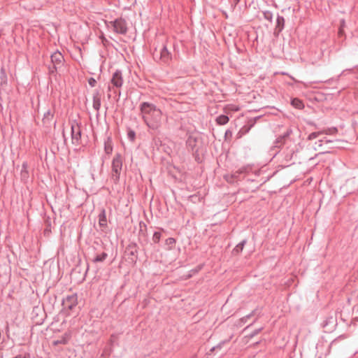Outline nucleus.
<instances>
[{
  "label": "nucleus",
  "mask_w": 358,
  "mask_h": 358,
  "mask_svg": "<svg viewBox=\"0 0 358 358\" xmlns=\"http://www.w3.org/2000/svg\"><path fill=\"white\" fill-rule=\"evenodd\" d=\"M139 109L142 118L148 128L154 132H158L162 125V110L155 104L146 101L140 104Z\"/></svg>",
  "instance_id": "nucleus-1"
},
{
  "label": "nucleus",
  "mask_w": 358,
  "mask_h": 358,
  "mask_svg": "<svg viewBox=\"0 0 358 358\" xmlns=\"http://www.w3.org/2000/svg\"><path fill=\"white\" fill-rule=\"evenodd\" d=\"M123 159L120 153H116L112 161V176L111 178L114 182L117 183L120 180V173L122 169Z\"/></svg>",
  "instance_id": "nucleus-2"
},
{
  "label": "nucleus",
  "mask_w": 358,
  "mask_h": 358,
  "mask_svg": "<svg viewBox=\"0 0 358 358\" xmlns=\"http://www.w3.org/2000/svg\"><path fill=\"white\" fill-rule=\"evenodd\" d=\"M71 130L72 143L76 145H80L82 135L80 124L73 120L71 124Z\"/></svg>",
  "instance_id": "nucleus-3"
},
{
  "label": "nucleus",
  "mask_w": 358,
  "mask_h": 358,
  "mask_svg": "<svg viewBox=\"0 0 358 358\" xmlns=\"http://www.w3.org/2000/svg\"><path fill=\"white\" fill-rule=\"evenodd\" d=\"M62 305L64 311H73L78 305V296L76 294L66 296L63 300Z\"/></svg>",
  "instance_id": "nucleus-4"
},
{
  "label": "nucleus",
  "mask_w": 358,
  "mask_h": 358,
  "mask_svg": "<svg viewBox=\"0 0 358 358\" xmlns=\"http://www.w3.org/2000/svg\"><path fill=\"white\" fill-rule=\"evenodd\" d=\"M114 31L120 34H125L127 31L126 21L122 18H118L110 22Z\"/></svg>",
  "instance_id": "nucleus-5"
},
{
  "label": "nucleus",
  "mask_w": 358,
  "mask_h": 358,
  "mask_svg": "<svg viewBox=\"0 0 358 358\" xmlns=\"http://www.w3.org/2000/svg\"><path fill=\"white\" fill-rule=\"evenodd\" d=\"M198 136L195 134H190L187 141L186 145L189 150H191L193 153H197L199 148H197Z\"/></svg>",
  "instance_id": "nucleus-6"
},
{
  "label": "nucleus",
  "mask_w": 358,
  "mask_h": 358,
  "mask_svg": "<svg viewBox=\"0 0 358 358\" xmlns=\"http://www.w3.org/2000/svg\"><path fill=\"white\" fill-rule=\"evenodd\" d=\"M111 83L115 87H121L123 84V78H122V73L120 70H116L115 72L113 73L111 80Z\"/></svg>",
  "instance_id": "nucleus-7"
},
{
  "label": "nucleus",
  "mask_w": 358,
  "mask_h": 358,
  "mask_svg": "<svg viewBox=\"0 0 358 358\" xmlns=\"http://www.w3.org/2000/svg\"><path fill=\"white\" fill-rule=\"evenodd\" d=\"M171 59V53L168 50L166 45H164L159 52V60L162 63L168 64Z\"/></svg>",
  "instance_id": "nucleus-8"
},
{
  "label": "nucleus",
  "mask_w": 358,
  "mask_h": 358,
  "mask_svg": "<svg viewBox=\"0 0 358 358\" xmlns=\"http://www.w3.org/2000/svg\"><path fill=\"white\" fill-rule=\"evenodd\" d=\"M51 62L53 65L61 68L64 62V56L59 51L55 52L51 55Z\"/></svg>",
  "instance_id": "nucleus-9"
},
{
  "label": "nucleus",
  "mask_w": 358,
  "mask_h": 358,
  "mask_svg": "<svg viewBox=\"0 0 358 358\" xmlns=\"http://www.w3.org/2000/svg\"><path fill=\"white\" fill-rule=\"evenodd\" d=\"M285 19L282 16L278 15L276 19V26L275 28L274 34L278 35L284 29Z\"/></svg>",
  "instance_id": "nucleus-10"
},
{
  "label": "nucleus",
  "mask_w": 358,
  "mask_h": 358,
  "mask_svg": "<svg viewBox=\"0 0 358 358\" xmlns=\"http://www.w3.org/2000/svg\"><path fill=\"white\" fill-rule=\"evenodd\" d=\"M99 224L101 227H106L107 226V219L106 210L104 209H102L101 212L99 215Z\"/></svg>",
  "instance_id": "nucleus-11"
},
{
  "label": "nucleus",
  "mask_w": 358,
  "mask_h": 358,
  "mask_svg": "<svg viewBox=\"0 0 358 358\" xmlns=\"http://www.w3.org/2000/svg\"><path fill=\"white\" fill-rule=\"evenodd\" d=\"M71 338V334L69 332H66L59 340H57L54 341V345H57L59 344L65 345L68 343L69 340Z\"/></svg>",
  "instance_id": "nucleus-12"
},
{
  "label": "nucleus",
  "mask_w": 358,
  "mask_h": 358,
  "mask_svg": "<svg viewBox=\"0 0 358 358\" xmlns=\"http://www.w3.org/2000/svg\"><path fill=\"white\" fill-rule=\"evenodd\" d=\"M247 243V240L246 239H244L242 241H241L238 245H236V246L232 250V254L234 255H237L238 254H240L243 250V248L245 245V243Z\"/></svg>",
  "instance_id": "nucleus-13"
},
{
  "label": "nucleus",
  "mask_w": 358,
  "mask_h": 358,
  "mask_svg": "<svg viewBox=\"0 0 358 358\" xmlns=\"http://www.w3.org/2000/svg\"><path fill=\"white\" fill-rule=\"evenodd\" d=\"M20 176L21 178L24 180L29 178L28 163L27 162H24L22 164Z\"/></svg>",
  "instance_id": "nucleus-14"
},
{
  "label": "nucleus",
  "mask_w": 358,
  "mask_h": 358,
  "mask_svg": "<svg viewBox=\"0 0 358 358\" xmlns=\"http://www.w3.org/2000/svg\"><path fill=\"white\" fill-rule=\"evenodd\" d=\"M291 104L297 109H302L304 107L303 101L298 98L292 99Z\"/></svg>",
  "instance_id": "nucleus-15"
},
{
  "label": "nucleus",
  "mask_w": 358,
  "mask_h": 358,
  "mask_svg": "<svg viewBox=\"0 0 358 358\" xmlns=\"http://www.w3.org/2000/svg\"><path fill=\"white\" fill-rule=\"evenodd\" d=\"M228 116L225 115H220L216 118V122L219 125H224L229 122Z\"/></svg>",
  "instance_id": "nucleus-16"
},
{
  "label": "nucleus",
  "mask_w": 358,
  "mask_h": 358,
  "mask_svg": "<svg viewBox=\"0 0 358 358\" xmlns=\"http://www.w3.org/2000/svg\"><path fill=\"white\" fill-rule=\"evenodd\" d=\"M107 257L108 254L105 252H103L102 253L96 255L92 262L94 263L103 262L107 258Z\"/></svg>",
  "instance_id": "nucleus-17"
},
{
  "label": "nucleus",
  "mask_w": 358,
  "mask_h": 358,
  "mask_svg": "<svg viewBox=\"0 0 358 358\" xmlns=\"http://www.w3.org/2000/svg\"><path fill=\"white\" fill-rule=\"evenodd\" d=\"M104 150L108 155L110 154L113 151V145L110 138H108V141L104 143Z\"/></svg>",
  "instance_id": "nucleus-18"
},
{
  "label": "nucleus",
  "mask_w": 358,
  "mask_h": 358,
  "mask_svg": "<svg viewBox=\"0 0 358 358\" xmlns=\"http://www.w3.org/2000/svg\"><path fill=\"white\" fill-rule=\"evenodd\" d=\"M53 113L51 111V110H48L45 113H44V115H43V122L46 123V122H49L52 120V117H53Z\"/></svg>",
  "instance_id": "nucleus-19"
},
{
  "label": "nucleus",
  "mask_w": 358,
  "mask_h": 358,
  "mask_svg": "<svg viewBox=\"0 0 358 358\" xmlns=\"http://www.w3.org/2000/svg\"><path fill=\"white\" fill-rule=\"evenodd\" d=\"M253 124L244 125L239 131L238 135L241 137L243 135L249 132Z\"/></svg>",
  "instance_id": "nucleus-20"
},
{
  "label": "nucleus",
  "mask_w": 358,
  "mask_h": 358,
  "mask_svg": "<svg viewBox=\"0 0 358 358\" xmlns=\"http://www.w3.org/2000/svg\"><path fill=\"white\" fill-rule=\"evenodd\" d=\"M93 108L97 111L96 116H99V110L101 108V99H93Z\"/></svg>",
  "instance_id": "nucleus-21"
},
{
  "label": "nucleus",
  "mask_w": 358,
  "mask_h": 358,
  "mask_svg": "<svg viewBox=\"0 0 358 358\" xmlns=\"http://www.w3.org/2000/svg\"><path fill=\"white\" fill-rule=\"evenodd\" d=\"M285 139L283 137L280 136L278 137L274 143V146L276 148H280L285 143Z\"/></svg>",
  "instance_id": "nucleus-22"
},
{
  "label": "nucleus",
  "mask_w": 358,
  "mask_h": 358,
  "mask_svg": "<svg viewBox=\"0 0 358 358\" xmlns=\"http://www.w3.org/2000/svg\"><path fill=\"white\" fill-rule=\"evenodd\" d=\"M264 17L269 22H272L273 13L271 11L266 10L263 12Z\"/></svg>",
  "instance_id": "nucleus-23"
},
{
  "label": "nucleus",
  "mask_w": 358,
  "mask_h": 358,
  "mask_svg": "<svg viewBox=\"0 0 358 358\" xmlns=\"http://www.w3.org/2000/svg\"><path fill=\"white\" fill-rule=\"evenodd\" d=\"M241 174H238L237 171L234 172L229 178H226L227 180L229 182H233L234 181V179H238L239 178Z\"/></svg>",
  "instance_id": "nucleus-24"
},
{
  "label": "nucleus",
  "mask_w": 358,
  "mask_h": 358,
  "mask_svg": "<svg viewBox=\"0 0 358 358\" xmlns=\"http://www.w3.org/2000/svg\"><path fill=\"white\" fill-rule=\"evenodd\" d=\"M165 242L166 245L169 246V248L171 249L176 243V240L173 238H169Z\"/></svg>",
  "instance_id": "nucleus-25"
},
{
  "label": "nucleus",
  "mask_w": 358,
  "mask_h": 358,
  "mask_svg": "<svg viewBox=\"0 0 358 358\" xmlns=\"http://www.w3.org/2000/svg\"><path fill=\"white\" fill-rule=\"evenodd\" d=\"M324 133V131H318V132H313L310 134L308 136V140H313L317 138L320 134Z\"/></svg>",
  "instance_id": "nucleus-26"
},
{
  "label": "nucleus",
  "mask_w": 358,
  "mask_h": 358,
  "mask_svg": "<svg viewBox=\"0 0 358 358\" xmlns=\"http://www.w3.org/2000/svg\"><path fill=\"white\" fill-rule=\"evenodd\" d=\"M161 238V233L159 231H155L152 236V241L154 243H157L159 242Z\"/></svg>",
  "instance_id": "nucleus-27"
},
{
  "label": "nucleus",
  "mask_w": 358,
  "mask_h": 358,
  "mask_svg": "<svg viewBox=\"0 0 358 358\" xmlns=\"http://www.w3.org/2000/svg\"><path fill=\"white\" fill-rule=\"evenodd\" d=\"M58 69H60V68L58 66H56L53 65V64H52V65L49 66V67H48L49 73L50 74H54L57 71Z\"/></svg>",
  "instance_id": "nucleus-28"
},
{
  "label": "nucleus",
  "mask_w": 358,
  "mask_h": 358,
  "mask_svg": "<svg viewBox=\"0 0 358 358\" xmlns=\"http://www.w3.org/2000/svg\"><path fill=\"white\" fill-rule=\"evenodd\" d=\"M225 343V341H222L221 343H220L218 345H217L216 346H214L211 349H210V352H214L215 350H220L222 347V345Z\"/></svg>",
  "instance_id": "nucleus-29"
},
{
  "label": "nucleus",
  "mask_w": 358,
  "mask_h": 358,
  "mask_svg": "<svg viewBox=\"0 0 358 358\" xmlns=\"http://www.w3.org/2000/svg\"><path fill=\"white\" fill-rule=\"evenodd\" d=\"M127 136H128V138L130 140V141H134L135 137H136V133L132 131V130H130L129 131L128 134H127Z\"/></svg>",
  "instance_id": "nucleus-30"
},
{
  "label": "nucleus",
  "mask_w": 358,
  "mask_h": 358,
  "mask_svg": "<svg viewBox=\"0 0 358 358\" xmlns=\"http://www.w3.org/2000/svg\"><path fill=\"white\" fill-rule=\"evenodd\" d=\"M101 99V94L99 90H95L93 94L92 99Z\"/></svg>",
  "instance_id": "nucleus-31"
},
{
  "label": "nucleus",
  "mask_w": 358,
  "mask_h": 358,
  "mask_svg": "<svg viewBox=\"0 0 358 358\" xmlns=\"http://www.w3.org/2000/svg\"><path fill=\"white\" fill-rule=\"evenodd\" d=\"M238 174H243L249 171V168L248 167H241L238 171H236Z\"/></svg>",
  "instance_id": "nucleus-32"
},
{
  "label": "nucleus",
  "mask_w": 358,
  "mask_h": 358,
  "mask_svg": "<svg viewBox=\"0 0 358 358\" xmlns=\"http://www.w3.org/2000/svg\"><path fill=\"white\" fill-rule=\"evenodd\" d=\"M254 312H255V311H252L250 314H249V315H246V316H245V317H242V318L241 319V322H242L245 323V322L248 321V320L249 318H250V317L253 315Z\"/></svg>",
  "instance_id": "nucleus-33"
},
{
  "label": "nucleus",
  "mask_w": 358,
  "mask_h": 358,
  "mask_svg": "<svg viewBox=\"0 0 358 358\" xmlns=\"http://www.w3.org/2000/svg\"><path fill=\"white\" fill-rule=\"evenodd\" d=\"M262 328H259V329H255L254 331H252L250 334V338H252L254 336H255L256 335H257L261 331H262Z\"/></svg>",
  "instance_id": "nucleus-34"
},
{
  "label": "nucleus",
  "mask_w": 358,
  "mask_h": 358,
  "mask_svg": "<svg viewBox=\"0 0 358 358\" xmlns=\"http://www.w3.org/2000/svg\"><path fill=\"white\" fill-rule=\"evenodd\" d=\"M88 83L91 87H94L96 83V80L94 78H90L88 79Z\"/></svg>",
  "instance_id": "nucleus-35"
},
{
  "label": "nucleus",
  "mask_w": 358,
  "mask_h": 358,
  "mask_svg": "<svg viewBox=\"0 0 358 358\" xmlns=\"http://www.w3.org/2000/svg\"><path fill=\"white\" fill-rule=\"evenodd\" d=\"M292 132V129H287L285 134L281 135V136L283 137V138L285 140L287 138H288L290 136Z\"/></svg>",
  "instance_id": "nucleus-36"
},
{
  "label": "nucleus",
  "mask_w": 358,
  "mask_h": 358,
  "mask_svg": "<svg viewBox=\"0 0 358 358\" xmlns=\"http://www.w3.org/2000/svg\"><path fill=\"white\" fill-rule=\"evenodd\" d=\"M323 142H325L326 143H331V142H332V141L327 140V139H326V138H324V139L320 140V141H318V143H319V145H319V146H321Z\"/></svg>",
  "instance_id": "nucleus-37"
},
{
  "label": "nucleus",
  "mask_w": 358,
  "mask_h": 358,
  "mask_svg": "<svg viewBox=\"0 0 358 358\" xmlns=\"http://www.w3.org/2000/svg\"><path fill=\"white\" fill-rule=\"evenodd\" d=\"M232 136V131L229 129H227L226 131H225V134H224V136L225 138H228L229 136Z\"/></svg>",
  "instance_id": "nucleus-38"
},
{
  "label": "nucleus",
  "mask_w": 358,
  "mask_h": 358,
  "mask_svg": "<svg viewBox=\"0 0 358 358\" xmlns=\"http://www.w3.org/2000/svg\"><path fill=\"white\" fill-rule=\"evenodd\" d=\"M137 253V250L136 249H134V250H131L130 252H129V255H136Z\"/></svg>",
  "instance_id": "nucleus-39"
},
{
  "label": "nucleus",
  "mask_w": 358,
  "mask_h": 358,
  "mask_svg": "<svg viewBox=\"0 0 358 358\" xmlns=\"http://www.w3.org/2000/svg\"><path fill=\"white\" fill-rule=\"evenodd\" d=\"M0 358H3V354L0 352Z\"/></svg>",
  "instance_id": "nucleus-40"
},
{
  "label": "nucleus",
  "mask_w": 358,
  "mask_h": 358,
  "mask_svg": "<svg viewBox=\"0 0 358 358\" xmlns=\"http://www.w3.org/2000/svg\"><path fill=\"white\" fill-rule=\"evenodd\" d=\"M309 124H310V125H315V124H314V123H313V122H310V123H309Z\"/></svg>",
  "instance_id": "nucleus-41"
},
{
  "label": "nucleus",
  "mask_w": 358,
  "mask_h": 358,
  "mask_svg": "<svg viewBox=\"0 0 358 358\" xmlns=\"http://www.w3.org/2000/svg\"><path fill=\"white\" fill-rule=\"evenodd\" d=\"M332 129H333L334 131H337L336 128H333Z\"/></svg>",
  "instance_id": "nucleus-42"
},
{
  "label": "nucleus",
  "mask_w": 358,
  "mask_h": 358,
  "mask_svg": "<svg viewBox=\"0 0 358 358\" xmlns=\"http://www.w3.org/2000/svg\"><path fill=\"white\" fill-rule=\"evenodd\" d=\"M193 358H194V357H193Z\"/></svg>",
  "instance_id": "nucleus-43"
}]
</instances>
